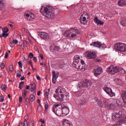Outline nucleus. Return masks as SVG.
<instances>
[{"label": "nucleus", "mask_w": 126, "mask_h": 126, "mask_svg": "<svg viewBox=\"0 0 126 126\" xmlns=\"http://www.w3.org/2000/svg\"><path fill=\"white\" fill-rule=\"evenodd\" d=\"M120 72H121V74H122V75L126 74V71L125 70V69H122L121 70V71H120Z\"/></svg>", "instance_id": "obj_45"}, {"label": "nucleus", "mask_w": 126, "mask_h": 126, "mask_svg": "<svg viewBox=\"0 0 126 126\" xmlns=\"http://www.w3.org/2000/svg\"><path fill=\"white\" fill-rule=\"evenodd\" d=\"M112 126H121V125L117 124L112 125Z\"/></svg>", "instance_id": "obj_64"}, {"label": "nucleus", "mask_w": 126, "mask_h": 126, "mask_svg": "<svg viewBox=\"0 0 126 126\" xmlns=\"http://www.w3.org/2000/svg\"><path fill=\"white\" fill-rule=\"evenodd\" d=\"M92 122H93V123H94V124H98V123H99V119H98L93 118V119H92Z\"/></svg>", "instance_id": "obj_40"}, {"label": "nucleus", "mask_w": 126, "mask_h": 126, "mask_svg": "<svg viewBox=\"0 0 126 126\" xmlns=\"http://www.w3.org/2000/svg\"><path fill=\"white\" fill-rule=\"evenodd\" d=\"M89 86L90 87L92 86V82L86 79L78 83L79 88H87Z\"/></svg>", "instance_id": "obj_4"}, {"label": "nucleus", "mask_w": 126, "mask_h": 126, "mask_svg": "<svg viewBox=\"0 0 126 126\" xmlns=\"http://www.w3.org/2000/svg\"><path fill=\"white\" fill-rule=\"evenodd\" d=\"M8 58V53L6 52L5 54V59H7Z\"/></svg>", "instance_id": "obj_57"}, {"label": "nucleus", "mask_w": 126, "mask_h": 126, "mask_svg": "<svg viewBox=\"0 0 126 126\" xmlns=\"http://www.w3.org/2000/svg\"><path fill=\"white\" fill-rule=\"evenodd\" d=\"M95 62H96V63H101L102 60L101 59H96Z\"/></svg>", "instance_id": "obj_59"}, {"label": "nucleus", "mask_w": 126, "mask_h": 126, "mask_svg": "<svg viewBox=\"0 0 126 126\" xmlns=\"http://www.w3.org/2000/svg\"><path fill=\"white\" fill-rule=\"evenodd\" d=\"M55 93L61 94L62 96H64V97H67L68 95V93L66 92L65 89L62 88L61 87H59L56 90Z\"/></svg>", "instance_id": "obj_6"}, {"label": "nucleus", "mask_w": 126, "mask_h": 126, "mask_svg": "<svg viewBox=\"0 0 126 126\" xmlns=\"http://www.w3.org/2000/svg\"><path fill=\"white\" fill-rule=\"evenodd\" d=\"M101 43L99 41H96L90 44V46H93V47H95L96 48H99V49H100Z\"/></svg>", "instance_id": "obj_24"}, {"label": "nucleus", "mask_w": 126, "mask_h": 126, "mask_svg": "<svg viewBox=\"0 0 126 126\" xmlns=\"http://www.w3.org/2000/svg\"><path fill=\"white\" fill-rule=\"evenodd\" d=\"M80 103L82 106H86V104H87V100L85 99H82Z\"/></svg>", "instance_id": "obj_34"}, {"label": "nucleus", "mask_w": 126, "mask_h": 126, "mask_svg": "<svg viewBox=\"0 0 126 126\" xmlns=\"http://www.w3.org/2000/svg\"><path fill=\"white\" fill-rule=\"evenodd\" d=\"M32 88L30 89L31 92H33V90H35L36 89V85L35 84H31Z\"/></svg>", "instance_id": "obj_38"}, {"label": "nucleus", "mask_w": 126, "mask_h": 126, "mask_svg": "<svg viewBox=\"0 0 126 126\" xmlns=\"http://www.w3.org/2000/svg\"><path fill=\"white\" fill-rule=\"evenodd\" d=\"M103 104L105 106V107H107V108H108V109L112 108V107L114 106V105H113V104L108 103V101H107V100H104L103 101Z\"/></svg>", "instance_id": "obj_26"}, {"label": "nucleus", "mask_w": 126, "mask_h": 126, "mask_svg": "<svg viewBox=\"0 0 126 126\" xmlns=\"http://www.w3.org/2000/svg\"><path fill=\"white\" fill-rule=\"evenodd\" d=\"M88 59H95L96 58V53L95 52H90L87 54Z\"/></svg>", "instance_id": "obj_21"}, {"label": "nucleus", "mask_w": 126, "mask_h": 126, "mask_svg": "<svg viewBox=\"0 0 126 126\" xmlns=\"http://www.w3.org/2000/svg\"><path fill=\"white\" fill-rule=\"evenodd\" d=\"M63 126H72V125L71 124V122H70L69 121L67 120H64Z\"/></svg>", "instance_id": "obj_30"}, {"label": "nucleus", "mask_w": 126, "mask_h": 126, "mask_svg": "<svg viewBox=\"0 0 126 126\" xmlns=\"http://www.w3.org/2000/svg\"><path fill=\"white\" fill-rule=\"evenodd\" d=\"M58 65L59 66L58 68H63V67L64 66V63H59Z\"/></svg>", "instance_id": "obj_37"}, {"label": "nucleus", "mask_w": 126, "mask_h": 126, "mask_svg": "<svg viewBox=\"0 0 126 126\" xmlns=\"http://www.w3.org/2000/svg\"><path fill=\"white\" fill-rule=\"evenodd\" d=\"M45 110H48V108H49V103L48 102H45Z\"/></svg>", "instance_id": "obj_47"}, {"label": "nucleus", "mask_w": 126, "mask_h": 126, "mask_svg": "<svg viewBox=\"0 0 126 126\" xmlns=\"http://www.w3.org/2000/svg\"><path fill=\"white\" fill-rule=\"evenodd\" d=\"M28 93V91L27 90H25L22 93V95L24 96V98H25L26 97V95H27V94Z\"/></svg>", "instance_id": "obj_39"}, {"label": "nucleus", "mask_w": 126, "mask_h": 126, "mask_svg": "<svg viewBox=\"0 0 126 126\" xmlns=\"http://www.w3.org/2000/svg\"><path fill=\"white\" fill-rule=\"evenodd\" d=\"M25 17L28 21H32L35 18V14L30 11H26L25 13Z\"/></svg>", "instance_id": "obj_5"}, {"label": "nucleus", "mask_w": 126, "mask_h": 126, "mask_svg": "<svg viewBox=\"0 0 126 126\" xmlns=\"http://www.w3.org/2000/svg\"><path fill=\"white\" fill-rule=\"evenodd\" d=\"M45 94L47 96H49V94H50V90L48 89V90L46 91L45 93Z\"/></svg>", "instance_id": "obj_48"}, {"label": "nucleus", "mask_w": 126, "mask_h": 126, "mask_svg": "<svg viewBox=\"0 0 126 126\" xmlns=\"http://www.w3.org/2000/svg\"><path fill=\"white\" fill-rule=\"evenodd\" d=\"M118 5L119 6H124V5H126V2L125 0H121L118 1Z\"/></svg>", "instance_id": "obj_32"}, {"label": "nucleus", "mask_w": 126, "mask_h": 126, "mask_svg": "<svg viewBox=\"0 0 126 126\" xmlns=\"http://www.w3.org/2000/svg\"><path fill=\"white\" fill-rule=\"evenodd\" d=\"M115 50L124 53L126 52V44L124 43H117L114 45Z\"/></svg>", "instance_id": "obj_2"}, {"label": "nucleus", "mask_w": 126, "mask_h": 126, "mask_svg": "<svg viewBox=\"0 0 126 126\" xmlns=\"http://www.w3.org/2000/svg\"><path fill=\"white\" fill-rule=\"evenodd\" d=\"M123 117V112L119 111L118 113H114L112 115V120L117 121V120H121Z\"/></svg>", "instance_id": "obj_13"}, {"label": "nucleus", "mask_w": 126, "mask_h": 126, "mask_svg": "<svg viewBox=\"0 0 126 126\" xmlns=\"http://www.w3.org/2000/svg\"><path fill=\"white\" fill-rule=\"evenodd\" d=\"M121 24L123 26H126V18H122L121 19V22H120Z\"/></svg>", "instance_id": "obj_33"}, {"label": "nucleus", "mask_w": 126, "mask_h": 126, "mask_svg": "<svg viewBox=\"0 0 126 126\" xmlns=\"http://www.w3.org/2000/svg\"><path fill=\"white\" fill-rule=\"evenodd\" d=\"M94 21L96 24H97V25H104V22L99 20L97 17H95L94 18Z\"/></svg>", "instance_id": "obj_25"}, {"label": "nucleus", "mask_w": 126, "mask_h": 126, "mask_svg": "<svg viewBox=\"0 0 126 126\" xmlns=\"http://www.w3.org/2000/svg\"><path fill=\"white\" fill-rule=\"evenodd\" d=\"M51 8H52V7L50 5H47L44 8V7H42L40 9V12L42 15H44V16H45L47 18H55V13L51 11Z\"/></svg>", "instance_id": "obj_1"}, {"label": "nucleus", "mask_w": 126, "mask_h": 126, "mask_svg": "<svg viewBox=\"0 0 126 126\" xmlns=\"http://www.w3.org/2000/svg\"><path fill=\"white\" fill-rule=\"evenodd\" d=\"M36 78L38 79V80H41V77H40V76L39 75L36 74Z\"/></svg>", "instance_id": "obj_58"}, {"label": "nucleus", "mask_w": 126, "mask_h": 126, "mask_svg": "<svg viewBox=\"0 0 126 126\" xmlns=\"http://www.w3.org/2000/svg\"><path fill=\"white\" fill-rule=\"evenodd\" d=\"M87 18H89V16L87 13H85L82 14L80 17L81 23H83V24H86V22H87V20H86Z\"/></svg>", "instance_id": "obj_15"}, {"label": "nucleus", "mask_w": 126, "mask_h": 126, "mask_svg": "<svg viewBox=\"0 0 126 126\" xmlns=\"http://www.w3.org/2000/svg\"><path fill=\"white\" fill-rule=\"evenodd\" d=\"M93 72L94 76L97 77L103 72V69H102V67H97L93 70Z\"/></svg>", "instance_id": "obj_16"}, {"label": "nucleus", "mask_w": 126, "mask_h": 126, "mask_svg": "<svg viewBox=\"0 0 126 126\" xmlns=\"http://www.w3.org/2000/svg\"><path fill=\"white\" fill-rule=\"evenodd\" d=\"M4 100V97L2 95H0V102H3Z\"/></svg>", "instance_id": "obj_49"}, {"label": "nucleus", "mask_w": 126, "mask_h": 126, "mask_svg": "<svg viewBox=\"0 0 126 126\" xmlns=\"http://www.w3.org/2000/svg\"><path fill=\"white\" fill-rule=\"evenodd\" d=\"M107 47V45H106V44H102V43L100 44V47L99 48V49H101V50H103V49H105Z\"/></svg>", "instance_id": "obj_41"}, {"label": "nucleus", "mask_w": 126, "mask_h": 126, "mask_svg": "<svg viewBox=\"0 0 126 126\" xmlns=\"http://www.w3.org/2000/svg\"><path fill=\"white\" fill-rule=\"evenodd\" d=\"M118 71H120L118 66H110L107 69V72L111 73V74H115L117 72H118Z\"/></svg>", "instance_id": "obj_8"}, {"label": "nucleus", "mask_w": 126, "mask_h": 126, "mask_svg": "<svg viewBox=\"0 0 126 126\" xmlns=\"http://www.w3.org/2000/svg\"><path fill=\"white\" fill-rule=\"evenodd\" d=\"M4 8V3L3 1H0V10H3Z\"/></svg>", "instance_id": "obj_36"}, {"label": "nucleus", "mask_w": 126, "mask_h": 126, "mask_svg": "<svg viewBox=\"0 0 126 126\" xmlns=\"http://www.w3.org/2000/svg\"><path fill=\"white\" fill-rule=\"evenodd\" d=\"M51 52L52 53H57V52H59V51H61V48L59 46H52L50 48Z\"/></svg>", "instance_id": "obj_20"}, {"label": "nucleus", "mask_w": 126, "mask_h": 126, "mask_svg": "<svg viewBox=\"0 0 126 126\" xmlns=\"http://www.w3.org/2000/svg\"><path fill=\"white\" fill-rule=\"evenodd\" d=\"M31 101H32V102L34 101V100H35V95H34V94H31L30 96V98Z\"/></svg>", "instance_id": "obj_42"}, {"label": "nucleus", "mask_w": 126, "mask_h": 126, "mask_svg": "<svg viewBox=\"0 0 126 126\" xmlns=\"http://www.w3.org/2000/svg\"><path fill=\"white\" fill-rule=\"evenodd\" d=\"M29 57H30V59H33V58L34 57V55H33V53H30L29 54Z\"/></svg>", "instance_id": "obj_52"}, {"label": "nucleus", "mask_w": 126, "mask_h": 126, "mask_svg": "<svg viewBox=\"0 0 126 126\" xmlns=\"http://www.w3.org/2000/svg\"><path fill=\"white\" fill-rule=\"evenodd\" d=\"M2 31L3 33H2V37H5V38H6V37L8 36V34L6 33L8 32V28L5 27L2 29Z\"/></svg>", "instance_id": "obj_23"}, {"label": "nucleus", "mask_w": 126, "mask_h": 126, "mask_svg": "<svg viewBox=\"0 0 126 126\" xmlns=\"http://www.w3.org/2000/svg\"><path fill=\"white\" fill-rule=\"evenodd\" d=\"M60 106H61V103H56L54 104L53 106L52 111L55 114H56V116L61 117L63 116L62 109H58V107H60Z\"/></svg>", "instance_id": "obj_3"}, {"label": "nucleus", "mask_w": 126, "mask_h": 126, "mask_svg": "<svg viewBox=\"0 0 126 126\" xmlns=\"http://www.w3.org/2000/svg\"><path fill=\"white\" fill-rule=\"evenodd\" d=\"M59 72L56 73V71H52V83H53V84H56L57 82V79H58V77H59Z\"/></svg>", "instance_id": "obj_17"}, {"label": "nucleus", "mask_w": 126, "mask_h": 126, "mask_svg": "<svg viewBox=\"0 0 126 126\" xmlns=\"http://www.w3.org/2000/svg\"><path fill=\"white\" fill-rule=\"evenodd\" d=\"M19 126H25L24 124L22 122L20 121L19 124Z\"/></svg>", "instance_id": "obj_55"}, {"label": "nucleus", "mask_w": 126, "mask_h": 126, "mask_svg": "<svg viewBox=\"0 0 126 126\" xmlns=\"http://www.w3.org/2000/svg\"><path fill=\"white\" fill-rule=\"evenodd\" d=\"M103 90L110 97H115V96H116V94H115V93L113 92L112 89H111L108 87H104L103 88Z\"/></svg>", "instance_id": "obj_11"}, {"label": "nucleus", "mask_w": 126, "mask_h": 126, "mask_svg": "<svg viewBox=\"0 0 126 126\" xmlns=\"http://www.w3.org/2000/svg\"><path fill=\"white\" fill-rule=\"evenodd\" d=\"M29 126H34V121H31L30 122Z\"/></svg>", "instance_id": "obj_51"}, {"label": "nucleus", "mask_w": 126, "mask_h": 126, "mask_svg": "<svg viewBox=\"0 0 126 126\" xmlns=\"http://www.w3.org/2000/svg\"><path fill=\"white\" fill-rule=\"evenodd\" d=\"M22 102V97L21 96L19 97V102L21 103Z\"/></svg>", "instance_id": "obj_63"}, {"label": "nucleus", "mask_w": 126, "mask_h": 126, "mask_svg": "<svg viewBox=\"0 0 126 126\" xmlns=\"http://www.w3.org/2000/svg\"><path fill=\"white\" fill-rule=\"evenodd\" d=\"M23 84H24V81H21L19 85L21 86H22V85H23Z\"/></svg>", "instance_id": "obj_60"}, {"label": "nucleus", "mask_w": 126, "mask_h": 126, "mask_svg": "<svg viewBox=\"0 0 126 126\" xmlns=\"http://www.w3.org/2000/svg\"><path fill=\"white\" fill-rule=\"evenodd\" d=\"M81 61H82V60L80 59V57L79 55H75L74 57V62L73 63V65H76V67L78 68L79 66V64H78V63H81Z\"/></svg>", "instance_id": "obj_14"}, {"label": "nucleus", "mask_w": 126, "mask_h": 126, "mask_svg": "<svg viewBox=\"0 0 126 126\" xmlns=\"http://www.w3.org/2000/svg\"><path fill=\"white\" fill-rule=\"evenodd\" d=\"M9 69L10 71H13V65L9 66Z\"/></svg>", "instance_id": "obj_46"}, {"label": "nucleus", "mask_w": 126, "mask_h": 126, "mask_svg": "<svg viewBox=\"0 0 126 126\" xmlns=\"http://www.w3.org/2000/svg\"><path fill=\"white\" fill-rule=\"evenodd\" d=\"M78 64H79V67L77 68L76 67V65H74V66L77 69H78L80 71H85L86 70V64H85V62H84V61L81 60V62L78 63Z\"/></svg>", "instance_id": "obj_7"}, {"label": "nucleus", "mask_w": 126, "mask_h": 126, "mask_svg": "<svg viewBox=\"0 0 126 126\" xmlns=\"http://www.w3.org/2000/svg\"><path fill=\"white\" fill-rule=\"evenodd\" d=\"M119 124H126V115H124L122 119L118 120Z\"/></svg>", "instance_id": "obj_28"}, {"label": "nucleus", "mask_w": 126, "mask_h": 126, "mask_svg": "<svg viewBox=\"0 0 126 126\" xmlns=\"http://www.w3.org/2000/svg\"><path fill=\"white\" fill-rule=\"evenodd\" d=\"M62 112L63 117H65V116L68 115L69 113V109H68V107L65 105L63 104L62 105Z\"/></svg>", "instance_id": "obj_10"}, {"label": "nucleus", "mask_w": 126, "mask_h": 126, "mask_svg": "<svg viewBox=\"0 0 126 126\" xmlns=\"http://www.w3.org/2000/svg\"><path fill=\"white\" fill-rule=\"evenodd\" d=\"M33 61L34 63H37V58L36 57H33Z\"/></svg>", "instance_id": "obj_61"}, {"label": "nucleus", "mask_w": 126, "mask_h": 126, "mask_svg": "<svg viewBox=\"0 0 126 126\" xmlns=\"http://www.w3.org/2000/svg\"><path fill=\"white\" fill-rule=\"evenodd\" d=\"M10 43L12 44L13 45V44H15V45H16V44H18V40L17 39H10Z\"/></svg>", "instance_id": "obj_35"}, {"label": "nucleus", "mask_w": 126, "mask_h": 126, "mask_svg": "<svg viewBox=\"0 0 126 126\" xmlns=\"http://www.w3.org/2000/svg\"><path fill=\"white\" fill-rule=\"evenodd\" d=\"M38 35L40 38H42L44 40H45L46 39H51V37H50V35L46 32H39Z\"/></svg>", "instance_id": "obj_18"}, {"label": "nucleus", "mask_w": 126, "mask_h": 126, "mask_svg": "<svg viewBox=\"0 0 126 126\" xmlns=\"http://www.w3.org/2000/svg\"><path fill=\"white\" fill-rule=\"evenodd\" d=\"M121 97L123 100L124 103L126 105V91H122L121 93Z\"/></svg>", "instance_id": "obj_22"}, {"label": "nucleus", "mask_w": 126, "mask_h": 126, "mask_svg": "<svg viewBox=\"0 0 126 126\" xmlns=\"http://www.w3.org/2000/svg\"><path fill=\"white\" fill-rule=\"evenodd\" d=\"M24 31L25 32H26V33H29L30 34V32H29V31H28V30L25 29H24Z\"/></svg>", "instance_id": "obj_62"}, {"label": "nucleus", "mask_w": 126, "mask_h": 126, "mask_svg": "<svg viewBox=\"0 0 126 126\" xmlns=\"http://www.w3.org/2000/svg\"><path fill=\"white\" fill-rule=\"evenodd\" d=\"M18 64L19 65V67L22 68V63H21V61H19Z\"/></svg>", "instance_id": "obj_53"}, {"label": "nucleus", "mask_w": 126, "mask_h": 126, "mask_svg": "<svg viewBox=\"0 0 126 126\" xmlns=\"http://www.w3.org/2000/svg\"><path fill=\"white\" fill-rule=\"evenodd\" d=\"M29 119V116H28V115H26V116H25L24 117L25 121H28Z\"/></svg>", "instance_id": "obj_50"}, {"label": "nucleus", "mask_w": 126, "mask_h": 126, "mask_svg": "<svg viewBox=\"0 0 126 126\" xmlns=\"http://www.w3.org/2000/svg\"><path fill=\"white\" fill-rule=\"evenodd\" d=\"M114 106L116 108H122L123 107V102L120 99H115L114 101Z\"/></svg>", "instance_id": "obj_19"}, {"label": "nucleus", "mask_w": 126, "mask_h": 126, "mask_svg": "<svg viewBox=\"0 0 126 126\" xmlns=\"http://www.w3.org/2000/svg\"><path fill=\"white\" fill-rule=\"evenodd\" d=\"M64 37H69V38H71V35L70 34V29H69L68 31H66L64 34H63Z\"/></svg>", "instance_id": "obj_31"}, {"label": "nucleus", "mask_w": 126, "mask_h": 126, "mask_svg": "<svg viewBox=\"0 0 126 126\" xmlns=\"http://www.w3.org/2000/svg\"><path fill=\"white\" fill-rule=\"evenodd\" d=\"M37 110L39 112H42V110H43V106H42L41 105H38Z\"/></svg>", "instance_id": "obj_44"}, {"label": "nucleus", "mask_w": 126, "mask_h": 126, "mask_svg": "<svg viewBox=\"0 0 126 126\" xmlns=\"http://www.w3.org/2000/svg\"><path fill=\"white\" fill-rule=\"evenodd\" d=\"M114 81L117 85L123 84V81L119 78H115Z\"/></svg>", "instance_id": "obj_29"}, {"label": "nucleus", "mask_w": 126, "mask_h": 126, "mask_svg": "<svg viewBox=\"0 0 126 126\" xmlns=\"http://www.w3.org/2000/svg\"><path fill=\"white\" fill-rule=\"evenodd\" d=\"M1 68H4V63H2L0 65Z\"/></svg>", "instance_id": "obj_56"}, {"label": "nucleus", "mask_w": 126, "mask_h": 126, "mask_svg": "<svg viewBox=\"0 0 126 126\" xmlns=\"http://www.w3.org/2000/svg\"><path fill=\"white\" fill-rule=\"evenodd\" d=\"M23 124L25 126H28V123H27V120H25Z\"/></svg>", "instance_id": "obj_54"}, {"label": "nucleus", "mask_w": 126, "mask_h": 126, "mask_svg": "<svg viewBox=\"0 0 126 126\" xmlns=\"http://www.w3.org/2000/svg\"><path fill=\"white\" fill-rule=\"evenodd\" d=\"M6 85H2L1 86V88L2 90V91H3L4 92H5L6 90Z\"/></svg>", "instance_id": "obj_43"}, {"label": "nucleus", "mask_w": 126, "mask_h": 126, "mask_svg": "<svg viewBox=\"0 0 126 126\" xmlns=\"http://www.w3.org/2000/svg\"><path fill=\"white\" fill-rule=\"evenodd\" d=\"M70 33L71 34V38H76L78 36V29L77 28H71L70 29Z\"/></svg>", "instance_id": "obj_9"}, {"label": "nucleus", "mask_w": 126, "mask_h": 126, "mask_svg": "<svg viewBox=\"0 0 126 126\" xmlns=\"http://www.w3.org/2000/svg\"><path fill=\"white\" fill-rule=\"evenodd\" d=\"M53 97L55 98L58 102H63L65 97L64 95H63L61 94H58L57 93L54 94Z\"/></svg>", "instance_id": "obj_12"}, {"label": "nucleus", "mask_w": 126, "mask_h": 126, "mask_svg": "<svg viewBox=\"0 0 126 126\" xmlns=\"http://www.w3.org/2000/svg\"><path fill=\"white\" fill-rule=\"evenodd\" d=\"M94 99H95L96 103L98 105V106L99 107H100L101 108H103V103H102V101H101V100L98 99V97H95Z\"/></svg>", "instance_id": "obj_27"}]
</instances>
